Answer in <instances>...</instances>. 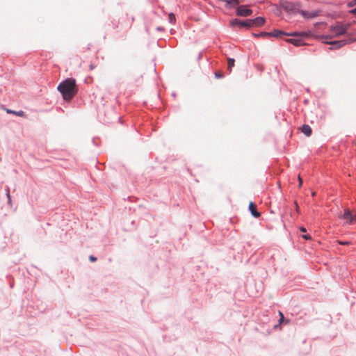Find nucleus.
Returning a JSON list of instances; mask_svg holds the SVG:
<instances>
[{
    "label": "nucleus",
    "mask_w": 356,
    "mask_h": 356,
    "mask_svg": "<svg viewBox=\"0 0 356 356\" xmlns=\"http://www.w3.org/2000/svg\"><path fill=\"white\" fill-rule=\"evenodd\" d=\"M57 89L65 101H70L77 92L76 80L67 78L58 84Z\"/></svg>",
    "instance_id": "f257e3e1"
},
{
    "label": "nucleus",
    "mask_w": 356,
    "mask_h": 356,
    "mask_svg": "<svg viewBox=\"0 0 356 356\" xmlns=\"http://www.w3.org/2000/svg\"><path fill=\"white\" fill-rule=\"evenodd\" d=\"M349 27V24H342L341 23H337L335 25H332L330 28V31L331 32V35H318V38L321 40H327L332 38L333 36H340L344 35Z\"/></svg>",
    "instance_id": "f03ea898"
},
{
    "label": "nucleus",
    "mask_w": 356,
    "mask_h": 356,
    "mask_svg": "<svg viewBox=\"0 0 356 356\" xmlns=\"http://www.w3.org/2000/svg\"><path fill=\"white\" fill-rule=\"evenodd\" d=\"M300 7V3L291 2V1H284L282 3V9L288 13L290 14H296L299 13Z\"/></svg>",
    "instance_id": "7ed1b4c3"
},
{
    "label": "nucleus",
    "mask_w": 356,
    "mask_h": 356,
    "mask_svg": "<svg viewBox=\"0 0 356 356\" xmlns=\"http://www.w3.org/2000/svg\"><path fill=\"white\" fill-rule=\"evenodd\" d=\"M230 25L232 26H238L241 29L243 28L250 29L251 27L249 19L243 20L238 18L232 19L230 21Z\"/></svg>",
    "instance_id": "20e7f679"
},
{
    "label": "nucleus",
    "mask_w": 356,
    "mask_h": 356,
    "mask_svg": "<svg viewBox=\"0 0 356 356\" xmlns=\"http://www.w3.org/2000/svg\"><path fill=\"white\" fill-rule=\"evenodd\" d=\"M350 40H330L327 41L323 40V42L327 44H330V49H338L344 46L346 44L350 43Z\"/></svg>",
    "instance_id": "39448f33"
},
{
    "label": "nucleus",
    "mask_w": 356,
    "mask_h": 356,
    "mask_svg": "<svg viewBox=\"0 0 356 356\" xmlns=\"http://www.w3.org/2000/svg\"><path fill=\"white\" fill-rule=\"evenodd\" d=\"M253 11L246 5L238 6L236 10V15L240 17H248L252 14Z\"/></svg>",
    "instance_id": "423d86ee"
},
{
    "label": "nucleus",
    "mask_w": 356,
    "mask_h": 356,
    "mask_svg": "<svg viewBox=\"0 0 356 356\" xmlns=\"http://www.w3.org/2000/svg\"><path fill=\"white\" fill-rule=\"evenodd\" d=\"M251 27H261L264 25L266 19L263 17H257L254 19H249Z\"/></svg>",
    "instance_id": "0eeeda50"
},
{
    "label": "nucleus",
    "mask_w": 356,
    "mask_h": 356,
    "mask_svg": "<svg viewBox=\"0 0 356 356\" xmlns=\"http://www.w3.org/2000/svg\"><path fill=\"white\" fill-rule=\"evenodd\" d=\"M299 14H300L305 19H309L316 17L319 14V11L314 10L312 12H309L307 10H300Z\"/></svg>",
    "instance_id": "6e6552de"
},
{
    "label": "nucleus",
    "mask_w": 356,
    "mask_h": 356,
    "mask_svg": "<svg viewBox=\"0 0 356 356\" xmlns=\"http://www.w3.org/2000/svg\"><path fill=\"white\" fill-rule=\"evenodd\" d=\"M341 218L346 220V222L348 225L353 224L355 222V217L349 209H345L343 216Z\"/></svg>",
    "instance_id": "1a4fd4ad"
},
{
    "label": "nucleus",
    "mask_w": 356,
    "mask_h": 356,
    "mask_svg": "<svg viewBox=\"0 0 356 356\" xmlns=\"http://www.w3.org/2000/svg\"><path fill=\"white\" fill-rule=\"evenodd\" d=\"M285 41L288 43L293 44L296 47H300L305 44L304 40L300 38L286 39Z\"/></svg>",
    "instance_id": "9d476101"
},
{
    "label": "nucleus",
    "mask_w": 356,
    "mask_h": 356,
    "mask_svg": "<svg viewBox=\"0 0 356 356\" xmlns=\"http://www.w3.org/2000/svg\"><path fill=\"white\" fill-rule=\"evenodd\" d=\"M248 209L250 211L251 215L254 218H259L261 216V213L257 211V205L252 202H250L249 204Z\"/></svg>",
    "instance_id": "9b49d317"
},
{
    "label": "nucleus",
    "mask_w": 356,
    "mask_h": 356,
    "mask_svg": "<svg viewBox=\"0 0 356 356\" xmlns=\"http://www.w3.org/2000/svg\"><path fill=\"white\" fill-rule=\"evenodd\" d=\"M268 37L280 38L282 35H285L286 32L282 30L274 29L273 31L268 32Z\"/></svg>",
    "instance_id": "f8f14e48"
},
{
    "label": "nucleus",
    "mask_w": 356,
    "mask_h": 356,
    "mask_svg": "<svg viewBox=\"0 0 356 356\" xmlns=\"http://www.w3.org/2000/svg\"><path fill=\"white\" fill-rule=\"evenodd\" d=\"M300 130H301L302 133H303L307 136H310L312 134V128L308 124H303L301 127Z\"/></svg>",
    "instance_id": "ddd939ff"
},
{
    "label": "nucleus",
    "mask_w": 356,
    "mask_h": 356,
    "mask_svg": "<svg viewBox=\"0 0 356 356\" xmlns=\"http://www.w3.org/2000/svg\"><path fill=\"white\" fill-rule=\"evenodd\" d=\"M252 35L254 38L268 37V33L266 31H261L259 33H252Z\"/></svg>",
    "instance_id": "4468645a"
},
{
    "label": "nucleus",
    "mask_w": 356,
    "mask_h": 356,
    "mask_svg": "<svg viewBox=\"0 0 356 356\" xmlns=\"http://www.w3.org/2000/svg\"><path fill=\"white\" fill-rule=\"evenodd\" d=\"M235 60L232 58H229L227 60V65H228V70L230 73L232 72V68L234 66Z\"/></svg>",
    "instance_id": "2eb2a0df"
},
{
    "label": "nucleus",
    "mask_w": 356,
    "mask_h": 356,
    "mask_svg": "<svg viewBox=\"0 0 356 356\" xmlns=\"http://www.w3.org/2000/svg\"><path fill=\"white\" fill-rule=\"evenodd\" d=\"M285 35L293 37L294 38H300V31H293V32H291V33L286 32Z\"/></svg>",
    "instance_id": "dca6fc26"
},
{
    "label": "nucleus",
    "mask_w": 356,
    "mask_h": 356,
    "mask_svg": "<svg viewBox=\"0 0 356 356\" xmlns=\"http://www.w3.org/2000/svg\"><path fill=\"white\" fill-rule=\"evenodd\" d=\"M311 35V32L308 31H300V38L303 40L305 38H309Z\"/></svg>",
    "instance_id": "f3484780"
},
{
    "label": "nucleus",
    "mask_w": 356,
    "mask_h": 356,
    "mask_svg": "<svg viewBox=\"0 0 356 356\" xmlns=\"http://www.w3.org/2000/svg\"><path fill=\"white\" fill-rule=\"evenodd\" d=\"M168 22L172 24H175L176 22L175 15L172 13L168 15Z\"/></svg>",
    "instance_id": "a211bd4d"
},
{
    "label": "nucleus",
    "mask_w": 356,
    "mask_h": 356,
    "mask_svg": "<svg viewBox=\"0 0 356 356\" xmlns=\"http://www.w3.org/2000/svg\"><path fill=\"white\" fill-rule=\"evenodd\" d=\"M337 243L339 245H349L351 244V242L349 241H341V240H337Z\"/></svg>",
    "instance_id": "6ab92c4d"
},
{
    "label": "nucleus",
    "mask_w": 356,
    "mask_h": 356,
    "mask_svg": "<svg viewBox=\"0 0 356 356\" xmlns=\"http://www.w3.org/2000/svg\"><path fill=\"white\" fill-rule=\"evenodd\" d=\"M215 77L216 79H221L224 77V74L220 71L215 72Z\"/></svg>",
    "instance_id": "aec40b11"
},
{
    "label": "nucleus",
    "mask_w": 356,
    "mask_h": 356,
    "mask_svg": "<svg viewBox=\"0 0 356 356\" xmlns=\"http://www.w3.org/2000/svg\"><path fill=\"white\" fill-rule=\"evenodd\" d=\"M356 6V0H352L347 3L348 8H353Z\"/></svg>",
    "instance_id": "412c9836"
},
{
    "label": "nucleus",
    "mask_w": 356,
    "mask_h": 356,
    "mask_svg": "<svg viewBox=\"0 0 356 356\" xmlns=\"http://www.w3.org/2000/svg\"><path fill=\"white\" fill-rule=\"evenodd\" d=\"M6 196H7V198H8V202L10 203L11 202V197H10V195L9 188H8L6 190Z\"/></svg>",
    "instance_id": "4be33fe9"
},
{
    "label": "nucleus",
    "mask_w": 356,
    "mask_h": 356,
    "mask_svg": "<svg viewBox=\"0 0 356 356\" xmlns=\"http://www.w3.org/2000/svg\"><path fill=\"white\" fill-rule=\"evenodd\" d=\"M302 238L303 239H305V240H307V241H308V240H311V239H312V236H311V235H309V234H303V235L302 236Z\"/></svg>",
    "instance_id": "5701e85b"
},
{
    "label": "nucleus",
    "mask_w": 356,
    "mask_h": 356,
    "mask_svg": "<svg viewBox=\"0 0 356 356\" xmlns=\"http://www.w3.org/2000/svg\"><path fill=\"white\" fill-rule=\"evenodd\" d=\"M89 260L92 262H94V261H97V257L93 256V255H90L89 257Z\"/></svg>",
    "instance_id": "b1692460"
},
{
    "label": "nucleus",
    "mask_w": 356,
    "mask_h": 356,
    "mask_svg": "<svg viewBox=\"0 0 356 356\" xmlns=\"http://www.w3.org/2000/svg\"><path fill=\"white\" fill-rule=\"evenodd\" d=\"M349 13L356 16V7L350 10Z\"/></svg>",
    "instance_id": "393cba45"
},
{
    "label": "nucleus",
    "mask_w": 356,
    "mask_h": 356,
    "mask_svg": "<svg viewBox=\"0 0 356 356\" xmlns=\"http://www.w3.org/2000/svg\"><path fill=\"white\" fill-rule=\"evenodd\" d=\"M15 114L17 115V116H23L24 112L22 111H19L17 112L15 111Z\"/></svg>",
    "instance_id": "a878e982"
},
{
    "label": "nucleus",
    "mask_w": 356,
    "mask_h": 356,
    "mask_svg": "<svg viewBox=\"0 0 356 356\" xmlns=\"http://www.w3.org/2000/svg\"><path fill=\"white\" fill-rule=\"evenodd\" d=\"M299 230L302 233H305L307 232L306 228L303 226L300 227Z\"/></svg>",
    "instance_id": "bb28decb"
},
{
    "label": "nucleus",
    "mask_w": 356,
    "mask_h": 356,
    "mask_svg": "<svg viewBox=\"0 0 356 356\" xmlns=\"http://www.w3.org/2000/svg\"><path fill=\"white\" fill-rule=\"evenodd\" d=\"M294 204H295V207H296V211H297L298 213H299V206H298V203H297V202H296V201H295V202H294Z\"/></svg>",
    "instance_id": "cd10ccee"
},
{
    "label": "nucleus",
    "mask_w": 356,
    "mask_h": 356,
    "mask_svg": "<svg viewBox=\"0 0 356 356\" xmlns=\"http://www.w3.org/2000/svg\"><path fill=\"white\" fill-rule=\"evenodd\" d=\"M156 31H164V29H163V27H162V26H157V27L156 28Z\"/></svg>",
    "instance_id": "c85d7f7f"
},
{
    "label": "nucleus",
    "mask_w": 356,
    "mask_h": 356,
    "mask_svg": "<svg viewBox=\"0 0 356 356\" xmlns=\"http://www.w3.org/2000/svg\"><path fill=\"white\" fill-rule=\"evenodd\" d=\"M280 322L282 323L284 319V316H283L282 313H281V312H280Z\"/></svg>",
    "instance_id": "c756f323"
},
{
    "label": "nucleus",
    "mask_w": 356,
    "mask_h": 356,
    "mask_svg": "<svg viewBox=\"0 0 356 356\" xmlns=\"http://www.w3.org/2000/svg\"><path fill=\"white\" fill-rule=\"evenodd\" d=\"M7 113H14L15 114V111L8 109L7 110Z\"/></svg>",
    "instance_id": "7c9ffc66"
},
{
    "label": "nucleus",
    "mask_w": 356,
    "mask_h": 356,
    "mask_svg": "<svg viewBox=\"0 0 356 356\" xmlns=\"http://www.w3.org/2000/svg\"><path fill=\"white\" fill-rule=\"evenodd\" d=\"M299 181H300V186L302 184V179H300V177H299Z\"/></svg>",
    "instance_id": "2f4dec72"
},
{
    "label": "nucleus",
    "mask_w": 356,
    "mask_h": 356,
    "mask_svg": "<svg viewBox=\"0 0 356 356\" xmlns=\"http://www.w3.org/2000/svg\"><path fill=\"white\" fill-rule=\"evenodd\" d=\"M315 195H316V193H315V192H313V193H312V196H315Z\"/></svg>",
    "instance_id": "473e14b6"
}]
</instances>
